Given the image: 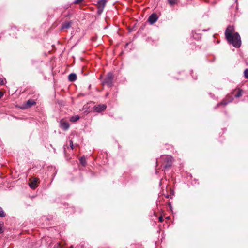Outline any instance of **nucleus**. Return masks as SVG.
Returning a JSON list of instances; mask_svg holds the SVG:
<instances>
[{"instance_id":"obj_1","label":"nucleus","mask_w":248,"mask_h":248,"mask_svg":"<svg viewBox=\"0 0 248 248\" xmlns=\"http://www.w3.org/2000/svg\"><path fill=\"white\" fill-rule=\"evenodd\" d=\"M233 26H229L225 31V36L228 41L235 47H239L241 44V38L237 32H234Z\"/></svg>"},{"instance_id":"obj_2","label":"nucleus","mask_w":248,"mask_h":248,"mask_svg":"<svg viewBox=\"0 0 248 248\" xmlns=\"http://www.w3.org/2000/svg\"><path fill=\"white\" fill-rule=\"evenodd\" d=\"M60 127L63 130H68L70 127L68 121L65 118L61 119L60 121Z\"/></svg>"},{"instance_id":"obj_3","label":"nucleus","mask_w":248,"mask_h":248,"mask_svg":"<svg viewBox=\"0 0 248 248\" xmlns=\"http://www.w3.org/2000/svg\"><path fill=\"white\" fill-rule=\"evenodd\" d=\"M106 4V1L105 0H100L97 3V7H98V13L99 14H100L105 6Z\"/></svg>"},{"instance_id":"obj_4","label":"nucleus","mask_w":248,"mask_h":248,"mask_svg":"<svg viewBox=\"0 0 248 248\" xmlns=\"http://www.w3.org/2000/svg\"><path fill=\"white\" fill-rule=\"evenodd\" d=\"M113 79V75L111 73H109L107 75V77L106 78L105 81L103 83V84H107V85L110 86L112 84Z\"/></svg>"},{"instance_id":"obj_5","label":"nucleus","mask_w":248,"mask_h":248,"mask_svg":"<svg viewBox=\"0 0 248 248\" xmlns=\"http://www.w3.org/2000/svg\"><path fill=\"white\" fill-rule=\"evenodd\" d=\"M172 162V157L171 156H169L166 158V160L163 163L164 166L165 168L170 167Z\"/></svg>"},{"instance_id":"obj_6","label":"nucleus","mask_w":248,"mask_h":248,"mask_svg":"<svg viewBox=\"0 0 248 248\" xmlns=\"http://www.w3.org/2000/svg\"><path fill=\"white\" fill-rule=\"evenodd\" d=\"M38 181V179L37 178H33L29 184L30 187L32 189H35L37 187Z\"/></svg>"},{"instance_id":"obj_7","label":"nucleus","mask_w":248,"mask_h":248,"mask_svg":"<svg viewBox=\"0 0 248 248\" xmlns=\"http://www.w3.org/2000/svg\"><path fill=\"white\" fill-rule=\"evenodd\" d=\"M106 108V106L104 104L99 105L96 106H94V109L97 112H101L104 110Z\"/></svg>"},{"instance_id":"obj_8","label":"nucleus","mask_w":248,"mask_h":248,"mask_svg":"<svg viewBox=\"0 0 248 248\" xmlns=\"http://www.w3.org/2000/svg\"><path fill=\"white\" fill-rule=\"evenodd\" d=\"M157 19V16L155 14H152L148 18V21L151 24H153L155 23Z\"/></svg>"},{"instance_id":"obj_9","label":"nucleus","mask_w":248,"mask_h":248,"mask_svg":"<svg viewBox=\"0 0 248 248\" xmlns=\"http://www.w3.org/2000/svg\"><path fill=\"white\" fill-rule=\"evenodd\" d=\"M35 102L32 100V99H29L28 100V101L27 102V104H26V107L27 108H30L31 107V106H32V105L35 104Z\"/></svg>"},{"instance_id":"obj_10","label":"nucleus","mask_w":248,"mask_h":248,"mask_svg":"<svg viewBox=\"0 0 248 248\" xmlns=\"http://www.w3.org/2000/svg\"><path fill=\"white\" fill-rule=\"evenodd\" d=\"M77 76L74 73H71L69 75L68 78L71 81H74L76 79Z\"/></svg>"},{"instance_id":"obj_11","label":"nucleus","mask_w":248,"mask_h":248,"mask_svg":"<svg viewBox=\"0 0 248 248\" xmlns=\"http://www.w3.org/2000/svg\"><path fill=\"white\" fill-rule=\"evenodd\" d=\"M79 118H80V117L78 115H75V116H73L70 117V121L72 122H76L77 121H78L79 119Z\"/></svg>"},{"instance_id":"obj_12","label":"nucleus","mask_w":248,"mask_h":248,"mask_svg":"<svg viewBox=\"0 0 248 248\" xmlns=\"http://www.w3.org/2000/svg\"><path fill=\"white\" fill-rule=\"evenodd\" d=\"M71 22H66L64 23L62 26V29H68L71 26Z\"/></svg>"},{"instance_id":"obj_13","label":"nucleus","mask_w":248,"mask_h":248,"mask_svg":"<svg viewBox=\"0 0 248 248\" xmlns=\"http://www.w3.org/2000/svg\"><path fill=\"white\" fill-rule=\"evenodd\" d=\"M79 160L81 164L83 166H85L86 165V158L85 156H82L79 158Z\"/></svg>"},{"instance_id":"obj_14","label":"nucleus","mask_w":248,"mask_h":248,"mask_svg":"<svg viewBox=\"0 0 248 248\" xmlns=\"http://www.w3.org/2000/svg\"><path fill=\"white\" fill-rule=\"evenodd\" d=\"M170 6H173L177 3V0H168Z\"/></svg>"},{"instance_id":"obj_15","label":"nucleus","mask_w":248,"mask_h":248,"mask_svg":"<svg viewBox=\"0 0 248 248\" xmlns=\"http://www.w3.org/2000/svg\"><path fill=\"white\" fill-rule=\"evenodd\" d=\"M5 214L3 209H2L1 207H0V217H5Z\"/></svg>"},{"instance_id":"obj_16","label":"nucleus","mask_w":248,"mask_h":248,"mask_svg":"<svg viewBox=\"0 0 248 248\" xmlns=\"http://www.w3.org/2000/svg\"><path fill=\"white\" fill-rule=\"evenodd\" d=\"M5 82L6 81L5 79L0 78V85H4Z\"/></svg>"},{"instance_id":"obj_17","label":"nucleus","mask_w":248,"mask_h":248,"mask_svg":"<svg viewBox=\"0 0 248 248\" xmlns=\"http://www.w3.org/2000/svg\"><path fill=\"white\" fill-rule=\"evenodd\" d=\"M230 101H227L224 100L222 101L220 104H218V106H219L221 104H222V105H227L229 103V102H230Z\"/></svg>"},{"instance_id":"obj_18","label":"nucleus","mask_w":248,"mask_h":248,"mask_svg":"<svg viewBox=\"0 0 248 248\" xmlns=\"http://www.w3.org/2000/svg\"><path fill=\"white\" fill-rule=\"evenodd\" d=\"M244 76L246 78H248V69H247L245 70L244 72Z\"/></svg>"},{"instance_id":"obj_19","label":"nucleus","mask_w":248,"mask_h":248,"mask_svg":"<svg viewBox=\"0 0 248 248\" xmlns=\"http://www.w3.org/2000/svg\"><path fill=\"white\" fill-rule=\"evenodd\" d=\"M242 95L241 91L240 90L238 91V92L235 95L236 97H239Z\"/></svg>"},{"instance_id":"obj_20","label":"nucleus","mask_w":248,"mask_h":248,"mask_svg":"<svg viewBox=\"0 0 248 248\" xmlns=\"http://www.w3.org/2000/svg\"><path fill=\"white\" fill-rule=\"evenodd\" d=\"M70 147L72 149H73V142L72 140H70Z\"/></svg>"},{"instance_id":"obj_21","label":"nucleus","mask_w":248,"mask_h":248,"mask_svg":"<svg viewBox=\"0 0 248 248\" xmlns=\"http://www.w3.org/2000/svg\"><path fill=\"white\" fill-rule=\"evenodd\" d=\"M83 0H77L76 1H75V3H80V2H81L82 1H83Z\"/></svg>"},{"instance_id":"obj_22","label":"nucleus","mask_w":248,"mask_h":248,"mask_svg":"<svg viewBox=\"0 0 248 248\" xmlns=\"http://www.w3.org/2000/svg\"><path fill=\"white\" fill-rule=\"evenodd\" d=\"M163 220V218L162 217H159V221L160 222H162Z\"/></svg>"},{"instance_id":"obj_23","label":"nucleus","mask_w":248,"mask_h":248,"mask_svg":"<svg viewBox=\"0 0 248 248\" xmlns=\"http://www.w3.org/2000/svg\"><path fill=\"white\" fill-rule=\"evenodd\" d=\"M3 96V93L2 92L0 91V98H1Z\"/></svg>"},{"instance_id":"obj_24","label":"nucleus","mask_w":248,"mask_h":248,"mask_svg":"<svg viewBox=\"0 0 248 248\" xmlns=\"http://www.w3.org/2000/svg\"><path fill=\"white\" fill-rule=\"evenodd\" d=\"M3 232V229L2 228V227H0V234L1 233Z\"/></svg>"}]
</instances>
